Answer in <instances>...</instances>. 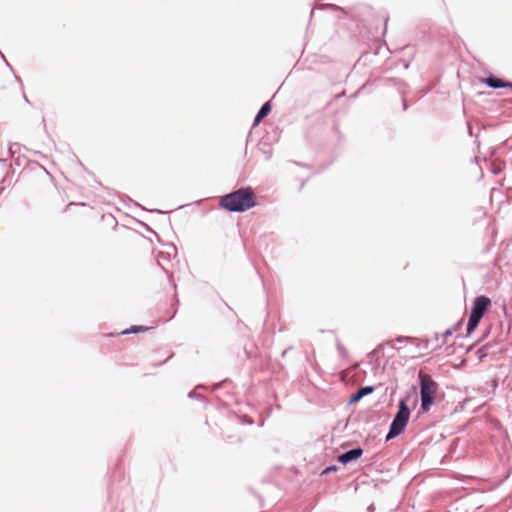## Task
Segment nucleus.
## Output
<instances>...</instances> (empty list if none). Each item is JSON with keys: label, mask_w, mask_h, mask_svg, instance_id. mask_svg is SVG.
<instances>
[{"label": "nucleus", "mask_w": 512, "mask_h": 512, "mask_svg": "<svg viewBox=\"0 0 512 512\" xmlns=\"http://www.w3.org/2000/svg\"><path fill=\"white\" fill-rule=\"evenodd\" d=\"M220 386H221V383L214 384V385H213V389H214V390H216V389H218Z\"/></svg>", "instance_id": "obj_21"}, {"label": "nucleus", "mask_w": 512, "mask_h": 512, "mask_svg": "<svg viewBox=\"0 0 512 512\" xmlns=\"http://www.w3.org/2000/svg\"><path fill=\"white\" fill-rule=\"evenodd\" d=\"M15 79H16V81L21 82L20 77H18V76H16V75H15Z\"/></svg>", "instance_id": "obj_27"}, {"label": "nucleus", "mask_w": 512, "mask_h": 512, "mask_svg": "<svg viewBox=\"0 0 512 512\" xmlns=\"http://www.w3.org/2000/svg\"><path fill=\"white\" fill-rule=\"evenodd\" d=\"M4 62H5V65L12 70V67L10 66V64L8 63V61L6 59H4Z\"/></svg>", "instance_id": "obj_23"}, {"label": "nucleus", "mask_w": 512, "mask_h": 512, "mask_svg": "<svg viewBox=\"0 0 512 512\" xmlns=\"http://www.w3.org/2000/svg\"><path fill=\"white\" fill-rule=\"evenodd\" d=\"M4 62H5V65L12 70V67L10 66V64L8 63V61L6 59H4Z\"/></svg>", "instance_id": "obj_24"}, {"label": "nucleus", "mask_w": 512, "mask_h": 512, "mask_svg": "<svg viewBox=\"0 0 512 512\" xmlns=\"http://www.w3.org/2000/svg\"><path fill=\"white\" fill-rule=\"evenodd\" d=\"M288 350H289V348H288V349H285V350L282 352V356H285Z\"/></svg>", "instance_id": "obj_26"}, {"label": "nucleus", "mask_w": 512, "mask_h": 512, "mask_svg": "<svg viewBox=\"0 0 512 512\" xmlns=\"http://www.w3.org/2000/svg\"><path fill=\"white\" fill-rule=\"evenodd\" d=\"M387 21H388V18H386V20H385L384 33L386 32V29H387Z\"/></svg>", "instance_id": "obj_25"}, {"label": "nucleus", "mask_w": 512, "mask_h": 512, "mask_svg": "<svg viewBox=\"0 0 512 512\" xmlns=\"http://www.w3.org/2000/svg\"><path fill=\"white\" fill-rule=\"evenodd\" d=\"M481 82L492 89L506 88V80H504L500 77H497L493 74H490L489 76H487L485 78H482Z\"/></svg>", "instance_id": "obj_7"}, {"label": "nucleus", "mask_w": 512, "mask_h": 512, "mask_svg": "<svg viewBox=\"0 0 512 512\" xmlns=\"http://www.w3.org/2000/svg\"><path fill=\"white\" fill-rule=\"evenodd\" d=\"M375 388L372 385L362 386L356 392L349 396L348 404L359 402L363 397L370 395L374 392Z\"/></svg>", "instance_id": "obj_6"}, {"label": "nucleus", "mask_w": 512, "mask_h": 512, "mask_svg": "<svg viewBox=\"0 0 512 512\" xmlns=\"http://www.w3.org/2000/svg\"><path fill=\"white\" fill-rule=\"evenodd\" d=\"M506 88L512 89V82L506 81Z\"/></svg>", "instance_id": "obj_19"}, {"label": "nucleus", "mask_w": 512, "mask_h": 512, "mask_svg": "<svg viewBox=\"0 0 512 512\" xmlns=\"http://www.w3.org/2000/svg\"><path fill=\"white\" fill-rule=\"evenodd\" d=\"M488 353H489L488 345H484V346L480 347L476 352V354L480 360H483L488 355Z\"/></svg>", "instance_id": "obj_11"}, {"label": "nucleus", "mask_w": 512, "mask_h": 512, "mask_svg": "<svg viewBox=\"0 0 512 512\" xmlns=\"http://www.w3.org/2000/svg\"><path fill=\"white\" fill-rule=\"evenodd\" d=\"M188 397L190 399H201V400H205V397L199 393H197L196 391H191L189 394H188Z\"/></svg>", "instance_id": "obj_15"}, {"label": "nucleus", "mask_w": 512, "mask_h": 512, "mask_svg": "<svg viewBox=\"0 0 512 512\" xmlns=\"http://www.w3.org/2000/svg\"><path fill=\"white\" fill-rule=\"evenodd\" d=\"M452 329H447L446 331H444L440 336L439 335H436V339L439 340V338H445L447 336H450L452 335Z\"/></svg>", "instance_id": "obj_16"}, {"label": "nucleus", "mask_w": 512, "mask_h": 512, "mask_svg": "<svg viewBox=\"0 0 512 512\" xmlns=\"http://www.w3.org/2000/svg\"><path fill=\"white\" fill-rule=\"evenodd\" d=\"M362 455L363 449L358 446L339 454L337 456V461L343 465H347L358 460Z\"/></svg>", "instance_id": "obj_5"}, {"label": "nucleus", "mask_w": 512, "mask_h": 512, "mask_svg": "<svg viewBox=\"0 0 512 512\" xmlns=\"http://www.w3.org/2000/svg\"><path fill=\"white\" fill-rule=\"evenodd\" d=\"M482 319L469 314V319L466 327L467 336L471 335L479 326Z\"/></svg>", "instance_id": "obj_9"}, {"label": "nucleus", "mask_w": 512, "mask_h": 512, "mask_svg": "<svg viewBox=\"0 0 512 512\" xmlns=\"http://www.w3.org/2000/svg\"><path fill=\"white\" fill-rule=\"evenodd\" d=\"M23 98H24V101H25L26 103H28V104L30 103L29 99L27 98V96H26L25 94L23 95Z\"/></svg>", "instance_id": "obj_22"}, {"label": "nucleus", "mask_w": 512, "mask_h": 512, "mask_svg": "<svg viewBox=\"0 0 512 512\" xmlns=\"http://www.w3.org/2000/svg\"><path fill=\"white\" fill-rule=\"evenodd\" d=\"M490 306L491 299L486 295H479L472 302L470 315L482 319Z\"/></svg>", "instance_id": "obj_4"}, {"label": "nucleus", "mask_w": 512, "mask_h": 512, "mask_svg": "<svg viewBox=\"0 0 512 512\" xmlns=\"http://www.w3.org/2000/svg\"><path fill=\"white\" fill-rule=\"evenodd\" d=\"M271 109H272L271 101L265 102L261 106V108L258 110L257 114L254 117L253 127H256L257 125H259L262 122V120L266 116H268V114L271 112Z\"/></svg>", "instance_id": "obj_8"}, {"label": "nucleus", "mask_w": 512, "mask_h": 512, "mask_svg": "<svg viewBox=\"0 0 512 512\" xmlns=\"http://www.w3.org/2000/svg\"><path fill=\"white\" fill-rule=\"evenodd\" d=\"M313 13H314V10L312 9V10L310 11V17H312V16H313Z\"/></svg>", "instance_id": "obj_29"}, {"label": "nucleus", "mask_w": 512, "mask_h": 512, "mask_svg": "<svg viewBox=\"0 0 512 512\" xmlns=\"http://www.w3.org/2000/svg\"><path fill=\"white\" fill-rule=\"evenodd\" d=\"M325 8H328V9H332L334 11H338V12H341V13H344L343 10L336 6V5H333V4H323L319 7V9H325Z\"/></svg>", "instance_id": "obj_12"}, {"label": "nucleus", "mask_w": 512, "mask_h": 512, "mask_svg": "<svg viewBox=\"0 0 512 512\" xmlns=\"http://www.w3.org/2000/svg\"><path fill=\"white\" fill-rule=\"evenodd\" d=\"M337 348H338V351L340 354H345L346 353V349L341 345V344H337Z\"/></svg>", "instance_id": "obj_18"}, {"label": "nucleus", "mask_w": 512, "mask_h": 512, "mask_svg": "<svg viewBox=\"0 0 512 512\" xmlns=\"http://www.w3.org/2000/svg\"><path fill=\"white\" fill-rule=\"evenodd\" d=\"M338 470V466L337 465H329L327 466L322 472H321V475H326V474H329L331 472H335Z\"/></svg>", "instance_id": "obj_13"}, {"label": "nucleus", "mask_w": 512, "mask_h": 512, "mask_svg": "<svg viewBox=\"0 0 512 512\" xmlns=\"http://www.w3.org/2000/svg\"><path fill=\"white\" fill-rule=\"evenodd\" d=\"M150 329H152V327H150V326L131 325L128 329L123 330L120 334H122V335L137 334L140 332H146Z\"/></svg>", "instance_id": "obj_10"}, {"label": "nucleus", "mask_w": 512, "mask_h": 512, "mask_svg": "<svg viewBox=\"0 0 512 512\" xmlns=\"http://www.w3.org/2000/svg\"><path fill=\"white\" fill-rule=\"evenodd\" d=\"M418 380L420 387V409L423 413L431 410L435 403L436 394L439 388L438 383L428 373L420 370L418 372Z\"/></svg>", "instance_id": "obj_2"}, {"label": "nucleus", "mask_w": 512, "mask_h": 512, "mask_svg": "<svg viewBox=\"0 0 512 512\" xmlns=\"http://www.w3.org/2000/svg\"><path fill=\"white\" fill-rule=\"evenodd\" d=\"M394 341L398 342V343H406V342H411L412 338L408 337V336H398L395 338Z\"/></svg>", "instance_id": "obj_14"}, {"label": "nucleus", "mask_w": 512, "mask_h": 512, "mask_svg": "<svg viewBox=\"0 0 512 512\" xmlns=\"http://www.w3.org/2000/svg\"><path fill=\"white\" fill-rule=\"evenodd\" d=\"M241 422L242 423H245V424H248V425H252L254 423V421L252 419H250L248 416L246 415H243L241 417Z\"/></svg>", "instance_id": "obj_17"}, {"label": "nucleus", "mask_w": 512, "mask_h": 512, "mask_svg": "<svg viewBox=\"0 0 512 512\" xmlns=\"http://www.w3.org/2000/svg\"><path fill=\"white\" fill-rule=\"evenodd\" d=\"M258 205L251 187H241L219 198V206L232 213H243Z\"/></svg>", "instance_id": "obj_1"}, {"label": "nucleus", "mask_w": 512, "mask_h": 512, "mask_svg": "<svg viewBox=\"0 0 512 512\" xmlns=\"http://www.w3.org/2000/svg\"><path fill=\"white\" fill-rule=\"evenodd\" d=\"M402 102H403V109L406 110L407 109V104H406V101H405L404 98L402 99Z\"/></svg>", "instance_id": "obj_20"}, {"label": "nucleus", "mask_w": 512, "mask_h": 512, "mask_svg": "<svg viewBox=\"0 0 512 512\" xmlns=\"http://www.w3.org/2000/svg\"><path fill=\"white\" fill-rule=\"evenodd\" d=\"M409 418L410 409L407 405V402L405 399H400L398 404V411L392 419L385 440L390 441L401 435L409 422Z\"/></svg>", "instance_id": "obj_3"}, {"label": "nucleus", "mask_w": 512, "mask_h": 512, "mask_svg": "<svg viewBox=\"0 0 512 512\" xmlns=\"http://www.w3.org/2000/svg\"><path fill=\"white\" fill-rule=\"evenodd\" d=\"M368 510H369V511H373V510H374V507L371 505V506H369Z\"/></svg>", "instance_id": "obj_28"}]
</instances>
